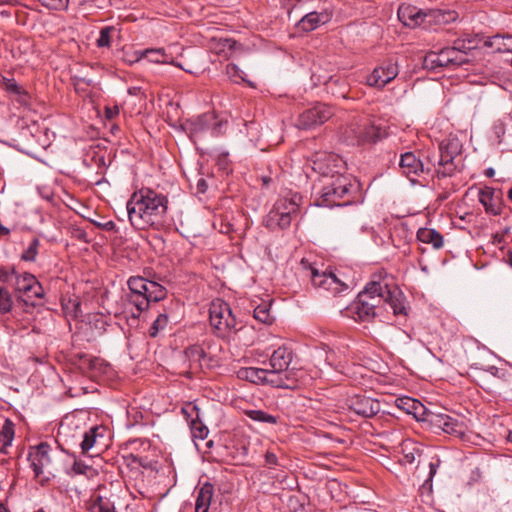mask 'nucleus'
I'll return each mask as SVG.
<instances>
[{
  "label": "nucleus",
  "instance_id": "obj_30",
  "mask_svg": "<svg viewBox=\"0 0 512 512\" xmlns=\"http://www.w3.org/2000/svg\"><path fill=\"white\" fill-rule=\"evenodd\" d=\"M86 512H116L114 502L103 496H96Z\"/></svg>",
  "mask_w": 512,
  "mask_h": 512
},
{
  "label": "nucleus",
  "instance_id": "obj_35",
  "mask_svg": "<svg viewBox=\"0 0 512 512\" xmlns=\"http://www.w3.org/2000/svg\"><path fill=\"white\" fill-rule=\"evenodd\" d=\"M39 246V239L33 238L29 243L28 247L23 251L21 255V260L25 262H35L36 257L38 255Z\"/></svg>",
  "mask_w": 512,
  "mask_h": 512
},
{
  "label": "nucleus",
  "instance_id": "obj_6",
  "mask_svg": "<svg viewBox=\"0 0 512 512\" xmlns=\"http://www.w3.org/2000/svg\"><path fill=\"white\" fill-rule=\"evenodd\" d=\"M293 359V351L290 347L283 345L275 349L269 359L270 373L279 378H289L293 382L291 387H280L281 389H296L301 383L304 372L299 369L289 368Z\"/></svg>",
  "mask_w": 512,
  "mask_h": 512
},
{
  "label": "nucleus",
  "instance_id": "obj_28",
  "mask_svg": "<svg viewBox=\"0 0 512 512\" xmlns=\"http://www.w3.org/2000/svg\"><path fill=\"white\" fill-rule=\"evenodd\" d=\"M417 238L422 243L431 244L435 249H440L443 246V236L435 229L420 228Z\"/></svg>",
  "mask_w": 512,
  "mask_h": 512
},
{
  "label": "nucleus",
  "instance_id": "obj_55",
  "mask_svg": "<svg viewBox=\"0 0 512 512\" xmlns=\"http://www.w3.org/2000/svg\"><path fill=\"white\" fill-rule=\"evenodd\" d=\"M225 43H226V45H227L230 49H232V48H233V46L235 45V42H234V41H231V40H229V39H226V40H225Z\"/></svg>",
  "mask_w": 512,
  "mask_h": 512
},
{
  "label": "nucleus",
  "instance_id": "obj_57",
  "mask_svg": "<svg viewBox=\"0 0 512 512\" xmlns=\"http://www.w3.org/2000/svg\"><path fill=\"white\" fill-rule=\"evenodd\" d=\"M137 91V88H130L129 93L135 95Z\"/></svg>",
  "mask_w": 512,
  "mask_h": 512
},
{
  "label": "nucleus",
  "instance_id": "obj_21",
  "mask_svg": "<svg viewBox=\"0 0 512 512\" xmlns=\"http://www.w3.org/2000/svg\"><path fill=\"white\" fill-rule=\"evenodd\" d=\"M134 57L135 59L132 62H139L143 58H147L152 63L170 64L188 71L183 68L180 63L175 62L171 57H169L164 48L138 50L134 52Z\"/></svg>",
  "mask_w": 512,
  "mask_h": 512
},
{
  "label": "nucleus",
  "instance_id": "obj_52",
  "mask_svg": "<svg viewBox=\"0 0 512 512\" xmlns=\"http://www.w3.org/2000/svg\"><path fill=\"white\" fill-rule=\"evenodd\" d=\"M438 466H439V460H437L436 463L430 462V464H429V469H430L429 478L430 479H432L433 476L436 474Z\"/></svg>",
  "mask_w": 512,
  "mask_h": 512
},
{
  "label": "nucleus",
  "instance_id": "obj_39",
  "mask_svg": "<svg viewBox=\"0 0 512 512\" xmlns=\"http://www.w3.org/2000/svg\"><path fill=\"white\" fill-rule=\"evenodd\" d=\"M196 416H198V414ZM190 427L192 434L195 438L203 440L207 437L209 432L208 428L198 420V417H196V419L191 420Z\"/></svg>",
  "mask_w": 512,
  "mask_h": 512
},
{
  "label": "nucleus",
  "instance_id": "obj_49",
  "mask_svg": "<svg viewBox=\"0 0 512 512\" xmlns=\"http://www.w3.org/2000/svg\"><path fill=\"white\" fill-rule=\"evenodd\" d=\"M119 114V107L117 105L114 106H106L105 107V116L107 119H113Z\"/></svg>",
  "mask_w": 512,
  "mask_h": 512
},
{
  "label": "nucleus",
  "instance_id": "obj_51",
  "mask_svg": "<svg viewBox=\"0 0 512 512\" xmlns=\"http://www.w3.org/2000/svg\"><path fill=\"white\" fill-rule=\"evenodd\" d=\"M208 188V185L206 183V180L204 178H200L197 181V192L198 193H205Z\"/></svg>",
  "mask_w": 512,
  "mask_h": 512
},
{
  "label": "nucleus",
  "instance_id": "obj_11",
  "mask_svg": "<svg viewBox=\"0 0 512 512\" xmlns=\"http://www.w3.org/2000/svg\"><path fill=\"white\" fill-rule=\"evenodd\" d=\"M51 451L50 445L44 442L31 447L29 450L28 460L30 466L34 471L35 477L41 479V481H48L54 476V472L56 471L51 457Z\"/></svg>",
  "mask_w": 512,
  "mask_h": 512
},
{
  "label": "nucleus",
  "instance_id": "obj_45",
  "mask_svg": "<svg viewBox=\"0 0 512 512\" xmlns=\"http://www.w3.org/2000/svg\"><path fill=\"white\" fill-rule=\"evenodd\" d=\"M39 1L42 3L43 6L50 8V9H55V10L63 9L68 4V0H39Z\"/></svg>",
  "mask_w": 512,
  "mask_h": 512
},
{
  "label": "nucleus",
  "instance_id": "obj_60",
  "mask_svg": "<svg viewBox=\"0 0 512 512\" xmlns=\"http://www.w3.org/2000/svg\"><path fill=\"white\" fill-rule=\"evenodd\" d=\"M0 512H8L2 504H0Z\"/></svg>",
  "mask_w": 512,
  "mask_h": 512
},
{
  "label": "nucleus",
  "instance_id": "obj_8",
  "mask_svg": "<svg viewBox=\"0 0 512 512\" xmlns=\"http://www.w3.org/2000/svg\"><path fill=\"white\" fill-rule=\"evenodd\" d=\"M209 319L211 326L221 338L230 340L234 331L240 333L245 331L243 328L235 330L236 319L230 306L223 300L216 299L212 301L209 308Z\"/></svg>",
  "mask_w": 512,
  "mask_h": 512
},
{
  "label": "nucleus",
  "instance_id": "obj_5",
  "mask_svg": "<svg viewBox=\"0 0 512 512\" xmlns=\"http://www.w3.org/2000/svg\"><path fill=\"white\" fill-rule=\"evenodd\" d=\"M353 185L344 175L330 181H325L317 191L319 197L316 200L318 206L333 207L344 206L351 202L350 194Z\"/></svg>",
  "mask_w": 512,
  "mask_h": 512
},
{
  "label": "nucleus",
  "instance_id": "obj_31",
  "mask_svg": "<svg viewBox=\"0 0 512 512\" xmlns=\"http://www.w3.org/2000/svg\"><path fill=\"white\" fill-rule=\"evenodd\" d=\"M14 434V423L9 419H5L0 429V443L2 445V448L11 445L14 439Z\"/></svg>",
  "mask_w": 512,
  "mask_h": 512
},
{
  "label": "nucleus",
  "instance_id": "obj_4",
  "mask_svg": "<svg viewBox=\"0 0 512 512\" xmlns=\"http://www.w3.org/2000/svg\"><path fill=\"white\" fill-rule=\"evenodd\" d=\"M387 134L379 120L369 116H354L342 132V138L350 145H364L375 143Z\"/></svg>",
  "mask_w": 512,
  "mask_h": 512
},
{
  "label": "nucleus",
  "instance_id": "obj_22",
  "mask_svg": "<svg viewBox=\"0 0 512 512\" xmlns=\"http://www.w3.org/2000/svg\"><path fill=\"white\" fill-rule=\"evenodd\" d=\"M331 19V13L327 10L321 12L306 13L297 23L299 30L303 32H310L317 29L319 26L327 23Z\"/></svg>",
  "mask_w": 512,
  "mask_h": 512
},
{
  "label": "nucleus",
  "instance_id": "obj_1",
  "mask_svg": "<svg viewBox=\"0 0 512 512\" xmlns=\"http://www.w3.org/2000/svg\"><path fill=\"white\" fill-rule=\"evenodd\" d=\"M131 225L138 230L162 229L167 222L168 199L149 188L134 192L126 203Z\"/></svg>",
  "mask_w": 512,
  "mask_h": 512
},
{
  "label": "nucleus",
  "instance_id": "obj_7",
  "mask_svg": "<svg viewBox=\"0 0 512 512\" xmlns=\"http://www.w3.org/2000/svg\"><path fill=\"white\" fill-rule=\"evenodd\" d=\"M462 151V143L455 136H449L439 144V156L435 158V176L437 178L451 177L457 170L455 158Z\"/></svg>",
  "mask_w": 512,
  "mask_h": 512
},
{
  "label": "nucleus",
  "instance_id": "obj_29",
  "mask_svg": "<svg viewBox=\"0 0 512 512\" xmlns=\"http://www.w3.org/2000/svg\"><path fill=\"white\" fill-rule=\"evenodd\" d=\"M486 45L499 53H512V35H494L486 41Z\"/></svg>",
  "mask_w": 512,
  "mask_h": 512
},
{
  "label": "nucleus",
  "instance_id": "obj_3",
  "mask_svg": "<svg viewBox=\"0 0 512 512\" xmlns=\"http://www.w3.org/2000/svg\"><path fill=\"white\" fill-rule=\"evenodd\" d=\"M127 284L129 287V293L126 294L127 304L136 308V312H132L133 317H139L149 308L151 302H159L167 295L162 285L140 276L130 277Z\"/></svg>",
  "mask_w": 512,
  "mask_h": 512
},
{
  "label": "nucleus",
  "instance_id": "obj_37",
  "mask_svg": "<svg viewBox=\"0 0 512 512\" xmlns=\"http://www.w3.org/2000/svg\"><path fill=\"white\" fill-rule=\"evenodd\" d=\"M12 296L5 287H0V313H8L12 309Z\"/></svg>",
  "mask_w": 512,
  "mask_h": 512
},
{
  "label": "nucleus",
  "instance_id": "obj_54",
  "mask_svg": "<svg viewBox=\"0 0 512 512\" xmlns=\"http://www.w3.org/2000/svg\"><path fill=\"white\" fill-rule=\"evenodd\" d=\"M400 402H401L402 404H405V405H407L408 403H412V405L414 406V404H415V401H414V400H412V399H410V398H407V399H400Z\"/></svg>",
  "mask_w": 512,
  "mask_h": 512
},
{
  "label": "nucleus",
  "instance_id": "obj_19",
  "mask_svg": "<svg viewBox=\"0 0 512 512\" xmlns=\"http://www.w3.org/2000/svg\"><path fill=\"white\" fill-rule=\"evenodd\" d=\"M399 73L398 65L392 60L384 62L376 67L367 77L366 83L371 87L383 88L391 82Z\"/></svg>",
  "mask_w": 512,
  "mask_h": 512
},
{
  "label": "nucleus",
  "instance_id": "obj_33",
  "mask_svg": "<svg viewBox=\"0 0 512 512\" xmlns=\"http://www.w3.org/2000/svg\"><path fill=\"white\" fill-rule=\"evenodd\" d=\"M3 84L6 91L18 95L21 102H27L29 98L28 93L14 79L4 78Z\"/></svg>",
  "mask_w": 512,
  "mask_h": 512
},
{
  "label": "nucleus",
  "instance_id": "obj_43",
  "mask_svg": "<svg viewBox=\"0 0 512 512\" xmlns=\"http://www.w3.org/2000/svg\"><path fill=\"white\" fill-rule=\"evenodd\" d=\"M113 27H105L101 29L99 38L97 39L98 47H109L110 46V35L113 32Z\"/></svg>",
  "mask_w": 512,
  "mask_h": 512
},
{
  "label": "nucleus",
  "instance_id": "obj_17",
  "mask_svg": "<svg viewBox=\"0 0 512 512\" xmlns=\"http://www.w3.org/2000/svg\"><path fill=\"white\" fill-rule=\"evenodd\" d=\"M426 420L435 428L462 439L465 436L467 426L462 419L452 417L444 413L428 412Z\"/></svg>",
  "mask_w": 512,
  "mask_h": 512
},
{
  "label": "nucleus",
  "instance_id": "obj_27",
  "mask_svg": "<svg viewBox=\"0 0 512 512\" xmlns=\"http://www.w3.org/2000/svg\"><path fill=\"white\" fill-rule=\"evenodd\" d=\"M325 87L327 92L331 93L335 97L346 98L348 93V82L342 76H331L325 81Z\"/></svg>",
  "mask_w": 512,
  "mask_h": 512
},
{
  "label": "nucleus",
  "instance_id": "obj_26",
  "mask_svg": "<svg viewBox=\"0 0 512 512\" xmlns=\"http://www.w3.org/2000/svg\"><path fill=\"white\" fill-rule=\"evenodd\" d=\"M214 495V487L211 483H204L197 491L195 512H208Z\"/></svg>",
  "mask_w": 512,
  "mask_h": 512
},
{
  "label": "nucleus",
  "instance_id": "obj_42",
  "mask_svg": "<svg viewBox=\"0 0 512 512\" xmlns=\"http://www.w3.org/2000/svg\"><path fill=\"white\" fill-rule=\"evenodd\" d=\"M168 317L165 314H160L150 327L149 334L151 337H156L158 332L166 327Z\"/></svg>",
  "mask_w": 512,
  "mask_h": 512
},
{
  "label": "nucleus",
  "instance_id": "obj_48",
  "mask_svg": "<svg viewBox=\"0 0 512 512\" xmlns=\"http://www.w3.org/2000/svg\"><path fill=\"white\" fill-rule=\"evenodd\" d=\"M95 226L106 230V231H112L115 228V223L113 221H107V222H98L95 220L91 221Z\"/></svg>",
  "mask_w": 512,
  "mask_h": 512
},
{
  "label": "nucleus",
  "instance_id": "obj_15",
  "mask_svg": "<svg viewBox=\"0 0 512 512\" xmlns=\"http://www.w3.org/2000/svg\"><path fill=\"white\" fill-rule=\"evenodd\" d=\"M307 275H310L312 284L315 287L323 288L334 295L340 294L348 289V286L342 282L333 272L322 271L311 266L308 262L302 260Z\"/></svg>",
  "mask_w": 512,
  "mask_h": 512
},
{
  "label": "nucleus",
  "instance_id": "obj_16",
  "mask_svg": "<svg viewBox=\"0 0 512 512\" xmlns=\"http://www.w3.org/2000/svg\"><path fill=\"white\" fill-rule=\"evenodd\" d=\"M238 377L256 384H268L275 388L291 387V385H293V382L290 381L289 378H284L283 381L279 376L270 373L268 368H242L238 372Z\"/></svg>",
  "mask_w": 512,
  "mask_h": 512
},
{
  "label": "nucleus",
  "instance_id": "obj_32",
  "mask_svg": "<svg viewBox=\"0 0 512 512\" xmlns=\"http://www.w3.org/2000/svg\"><path fill=\"white\" fill-rule=\"evenodd\" d=\"M100 427H91L88 431L83 434V439L80 443L82 453H87L96 443L99 434Z\"/></svg>",
  "mask_w": 512,
  "mask_h": 512
},
{
  "label": "nucleus",
  "instance_id": "obj_38",
  "mask_svg": "<svg viewBox=\"0 0 512 512\" xmlns=\"http://www.w3.org/2000/svg\"><path fill=\"white\" fill-rule=\"evenodd\" d=\"M186 356L190 361L198 362L201 364L202 360L206 357L204 349L199 345H193L186 349Z\"/></svg>",
  "mask_w": 512,
  "mask_h": 512
},
{
  "label": "nucleus",
  "instance_id": "obj_47",
  "mask_svg": "<svg viewBox=\"0 0 512 512\" xmlns=\"http://www.w3.org/2000/svg\"><path fill=\"white\" fill-rule=\"evenodd\" d=\"M485 371L499 379H503V380L507 379V371L504 368H500V367H496V366H488L485 369Z\"/></svg>",
  "mask_w": 512,
  "mask_h": 512
},
{
  "label": "nucleus",
  "instance_id": "obj_2",
  "mask_svg": "<svg viewBox=\"0 0 512 512\" xmlns=\"http://www.w3.org/2000/svg\"><path fill=\"white\" fill-rule=\"evenodd\" d=\"M387 304L395 315L406 314L402 292L384 280H372L351 305L350 310L360 321H370L377 315V309Z\"/></svg>",
  "mask_w": 512,
  "mask_h": 512
},
{
  "label": "nucleus",
  "instance_id": "obj_53",
  "mask_svg": "<svg viewBox=\"0 0 512 512\" xmlns=\"http://www.w3.org/2000/svg\"><path fill=\"white\" fill-rule=\"evenodd\" d=\"M495 175V170L492 167H489L485 170V176L493 177Z\"/></svg>",
  "mask_w": 512,
  "mask_h": 512
},
{
  "label": "nucleus",
  "instance_id": "obj_61",
  "mask_svg": "<svg viewBox=\"0 0 512 512\" xmlns=\"http://www.w3.org/2000/svg\"><path fill=\"white\" fill-rule=\"evenodd\" d=\"M182 412H183L184 414H187V408H183V409H182Z\"/></svg>",
  "mask_w": 512,
  "mask_h": 512
},
{
  "label": "nucleus",
  "instance_id": "obj_12",
  "mask_svg": "<svg viewBox=\"0 0 512 512\" xmlns=\"http://www.w3.org/2000/svg\"><path fill=\"white\" fill-rule=\"evenodd\" d=\"M435 153H428L425 160L420 159L414 152L401 154L399 167L402 173L414 181V177L432 173L435 170Z\"/></svg>",
  "mask_w": 512,
  "mask_h": 512
},
{
  "label": "nucleus",
  "instance_id": "obj_10",
  "mask_svg": "<svg viewBox=\"0 0 512 512\" xmlns=\"http://www.w3.org/2000/svg\"><path fill=\"white\" fill-rule=\"evenodd\" d=\"M468 62L467 54L460 47H446L440 51H431L424 57L426 69L456 68Z\"/></svg>",
  "mask_w": 512,
  "mask_h": 512
},
{
  "label": "nucleus",
  "instance_id": "obj_24",
  "mask_svg": "<svg viewBox=\"0 0 512 512\" xmlns=\"http://www.w3.org/2000/svg\"><path fill=\"white\" fill-rule=\"evenodd\" d=\"M479 202L484 206L485 211L492 215L501 213L500 197L496 195V191L491 187H484L479 190Z\"/></svg>",
  "mask_w": 512,
  "mask_h": 512
},
{
  "label": "nucleus",
  "instance_id": "obj_36",
  "mask_svg": "<svg viewBox=\"0 0 512 512\" xmlns=\"http://www.w3.org/2000/svg\"><path fill=\"white\" fill-rule=\"evenodd\" d=\"M18 274L19 272L13 266L0 267V282L12 287Z\"/></svg>",
  "mask_w": 512,
  "mask_h": 512
},
{
  "label": "nucleus",
  "instance_id": "obj_46",
  "mask_svg": "<svg viewBox=\"0 0 512 512\" xmlns=\"http://www.w3.org/2000/svg\"><path fill=\"white\" fill-rule=\"evenodd\" d=\"M72 470L75 474L88 475L93 469L84 462L76 460L72 466Z\"/></svg>",
  "mask_w": 512,
  "mask_h": 512
},
{
  "label": "nucleus",
  "instance_id": "obj_13",
  "mask_svg": "<svg viewBox=\"0 0 512 512\" xmlns=\"http://www.w3.org/2000/svg\"><path fill=\"white\" fill-rule=\"evenodd\" d=\"M17 298L25 304L35 305V300L41 299L44 296V289L37 278L28 272L18 274L14 284Z\"/></svg>",
  "mask_w": 512,
  "mask_h": 512
},
{
  "label": "nucleus",
  "instance_id": "obj_50",
  "mask_svg": "<svg viewBox=\"0 0 512 512\" xmlns=\"http://www.w3.org/2000/svg\"><path fill=\"white\" fill-rule=\"evenodd\" d=\"M434 18L440 20V18L443 20V21H452V20H455V13L454 12H446V13H442V12H437V14L434 15Z\"/></svg>",
  "mask_w": 512,
  "mask_h": 512
},
{
  "label": "nucleus",
  "instance_id": "obj_59",
  "mask_svg": "<svg viewBox=\"0 0 512 512\" xmlns=\"http://www.w3.org/2000/svg\"><path fill=\"white\" fill-rule=\"evenodd\" d=\"M508 198L512 200V188H510L508 191Z\"/></svg>",
  "mask_w": 512,
  "mask_h": 512
},
{
  "label": "nucleus",
  "instance_id": "obj_14",
  "mask_svg": "<svg viewBox=\"0 0 512 512\" xmlns=\"http://www.w3.org/2000/svg\"><path fill=\"white\" fill-rule=\"evenodd\" d=\"M345 163L341 157L333 153H318L312 160V169L321 177L319 180L322 185L325 181L333 180L337 175H342Z\"/></svg>",
  "mask_w": 512,
  "mask_h": 512
},
{
  "label": "nucleus",
  "instance_id": "obj_41",
  "mask_svg": "<svg viewBox=\"0 0 512 512\" xmlns=\"http://www.w3.org/2000/svg\"><path fill=\"white\" fill-rule=\"evenodd\" d=\"M226 73L228 77L234 82L247 81L245 78V73L236 64H228L226 66Z\"/></svg>",
  "mask_w": 512,
  "mask_h": 512
},
{
  "label": "nucleus",
  "instance_id": "obj_56",
  "mask_svg": "<svg viewBox=\"0 0 512 512\" xmlns=\"http://www.w3.org/2000/svg\"><path fill=\"white\" fill-rule=\"evenodd\" d=\"M405 457L408 459L409 462H412L414 459L413 456L410 454H406Z\"/></svg>",
  "mask_w": 512,
  "mask_h": 512
},
{
  "label": "nucleus",
  "instance_id": "obj_44",
  "mask_svg": "<svg viewBox=\"0 0 512 512\" xmlns=\"http://www.w3.org/2000/svg\"><path fill=\"white\" fill-rule=\"evenodd\" d=\"M265 466L269 469H274L276 467H284V465L279 461L278 457L272 451H267L265 454Z\"/></svg>",
  "mask_w": 512,
  "mask_h": 512
},
{
  "label": "nucleus",
  "instance_id": "obj_34",
  "mask_svg": "<svg viewBox=\"0 0 512 512\" xmlns=\"http://www.w3.org/2000/svg\"><path fill=\"white\" fill-rule=\"evenodd\" d=\"M245 414L252 420L263 423L276 424L277 418L263 410H247Z\"/></svg>",
  "mask_w": 512,
  "mask_h": 512
},
{
  "label": "nucleus",
  "instance_id": "obj_25",
  "mask_svg": "<svg viewBox=\"0 0 512 512\" xmlns=\"http://www.w3.org/2000/svg\"><path fill=\"white\" fill-rule=\"evenodd\" d=\"M218 124L215 122V117L211 113H204L187 122V128L192 136H197L211 128L216 129Z\"/></svg>",
  "mask_w": 512,
  "mask_h": 512
},
{
  "label": "nucleus",
  "instance_id": "obj_20",
  "mask_svg": "<svg viewBox=\"0 0 512 512\" xmlns=\"http://www.w3.org/2000/svg\"><path fill=\"white\" fill-rule=\"evenodd\" d=\"M349 408L359 416L370 418L380 411L381 405L374 398L365 395H355L349 400Z\"/></svg>",
  "mask_w": 512,
  "mask_h": 512
},
{
  "label": "nucleus",
  "instance_id": "obj_58",
  "mask_svg": "<svg viewBox=\"0 0 512 512\" xmlns=\"http://www.w3.org/2000/svg\"><path fill=\"white\" fill-rule=\"evenodd\" d=\"M507 439H508L509 442L512 443V431H509Z\"/></svg>",
  "mask_w": 512,
  "mask_h": 512
},
{
  "label": "nucleus",
  "instance_id": "obj_9",
  "mask_svg": "<svg viewBox=\"0 0 512 512\" xmlns=\"http://www.w3.org/2000/svg\"><path fill=\"white\" fill-rule=\"evenodd\" d=\"M300 196L293 195L291 199L281 198L264 218V225L270 229H285L291 225L292 215L299 209Z\"/></svg>",
  "mask_w": 512,
  "mask_h": 512
},
{
  "label": "nucleus",
  "instance_id": "obj_40",
  "mask_svg": "<svg viewBox=\"0 0 512 512\" xmlns=\"http://www.w3.org/2000/svg\"><path fill=\"white\" fill-rule=\"evenodd\" d=\"M254 318L264 324L272 322L270 310L266 305H259L254 309Z\"/></svg>",
  "mask_w": 512,
  "mask_h": 512
},
{
  "label": "nucleus",
  "instance_id": "obj_23",
  "mask_svg": "<svg viewBox=\"0 0 512 512\" xmlns=\"http://www.w3.org/2000/svg\"><path fill=\"white\" fill-rule=\"evenodd\" d=\"M427 15L420 9L411 5H401L398 8V18L407 27L415 28L420 26Z\"/></svg>",
  "mask_w": 512,
  "mask_h": 512
},
{
  "label": "nucleus",
  "instance_id": "obj_18",
  "mask_svg": "<svg viewBox=\"0 0 512 512\" xmlns=\"http://www.w3.org/2000/svg\"><path fill=\"white\" fill-rule=\"evenodd\" d=\"M333 114V109L329 105L318 103L299 115L296 127L303 130L314 128L328 121Z\"/></svg>",
  "mask_w": 512,
  "mask_h": 512
},
{
  "label": "nucleus",
  "instance_id": "obj_62",
  "mask_svg": "<svg viewBox=\"0 0 512 512\" xmlns=\"http://www.w3.org/2000/svg\"><path fill=\"white\" fill-rule=\"evenodd\" d=\"M511 265H512V253H510Z\"/></svg>",
  "mask_w": 512,
  "mask_h": 512
}]
</instances>
